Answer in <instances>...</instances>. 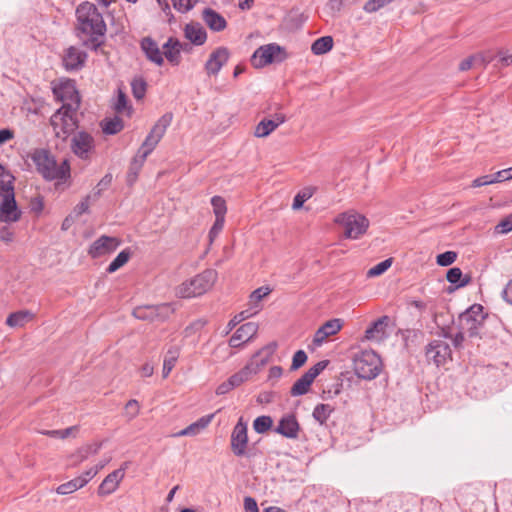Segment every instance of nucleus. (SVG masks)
Instances as JSON below:
<instances>
[{
	"instance_id": "nucleus-1",
	"label": "nucleus",
	"mask_w": 512,
	"mask_h": 512,
	"mask_svg": "<svg viewBox=\"0 0 512 512\" xmlns=\"http://www.w3.org/2000/svg\"><path fill=\"white\" fill-rule=\"evenodd\" d=\"M77 30L89 38L84 45L97 50L103 43L101 38L106 33V24L98 8L89 2L80 4L76 9Z\"/></svg>"
},
{
	"instance_id": "nucleus-2",
	"label": "nucleus",
	"mask_w": 512,
	"mask_h": 512,
	"mask_svg": "<svg viewBox=\"0 0 512 512\" xmlns=\"http://www.w3.org/2000/svg\"><path fill=\"white\" fill-rule=\"evenodd\" d=\"M31 160L39 174L48 181H66L70 178V164L68 160L57 163L55 157L46 149H35L31 153Z\"/></svg>"
},
{
	"instance_id": "nucleus-3",
	"label": "nucleus",
	"mask_w": 512,
	"mask_h": 512,
	"mask_svg": "<svg viewBox=\"0 0 512 512\" xmlns=\"http://www.w3.org/2000/svg\"><path fill=\"white\" fill-rule=\"evenodd\" d=\"M216 279L217 272L213 269H207L178 286L176 289V295L180 298L200 296L206 293L214 285Z\"/></svg>"
},
{
	"instance_id": "nucleus-4",
	"label": "nucleus",
	"mask_w": 512,
	"mask_h": 512,
	"mask_svg": "<svg viewBox=\"0 0 512 512\" xmlns=\"http://www.w3.org/2000/svg\"><path fill=\"white\" fill-rule=\"evenodd\" d=\"M276 349V344L272 343L253 355L247 365L237 373L229 377V381L233 388L240 386L247 381L252 375L257 374L259 370L267 364L269 357Z\"/></svg>"
},
{
	"instance_id": "nucleus-5",
	"label": "nucleus",
	"mask_w": 512,
	"mask_h": 512,
	"mask_svg": "<svg viewBox=\"0 0 512 512\" xmlns=\"http://www.w3.org/2000/svg\"><path fill=\"white\" fill-rule=\"evenodd\" d=\"M77 105L63 104L50 118L55 136L66 139L77 128Z\"/></svg>"
},
{
	"instance_id": "nucleus-6",
	"label": "nucleus",
	"mask_w": 512,
	"mask_h": 512,
	"mask_svg": "<svg viewBox=\"0 0 512 512\" xmlns=\"http://www.w3.org/2000/svg\"><path fill=\"white\" fill-rule=\"evenodd\" d=\"M334 222L344 229V236L348 239H359L366 233L369 220L356 211H347L338 214Z\"/></svg>"
},
{
	"instance_id": "nucleus-7",
	"label": "nucleus",
	"mask_w": 512,
	"mask_h": 512,
	"mask_svg": "<svg viewBox=\"0 0 512 512\" xmlns=\"http://www.w3.org/2000/svg\"><path fill=\"white\" fill-rule=\"evenodd\" d=\"M381 365L380 357L371 350L362 351L354 359L355 374L365 380L376 378L381 371Z\"/></svg>"
},
{
	"instance_id": "nucleus-8",
	"label": "nucleus",
	"mask_w": 512,
	"mask_h": 512,
	"mask_svg": "<svg viewBox=\"0 0 512 512\" xmlns=\"http://www.w3.org/2000/svg\"><path fill=\"white\" fill-rule=\"evenodd\" d=\"M286 58L285 51L275 43L260 46L251 57V64L255 68H262L272 63H280Z\"/></svg>"
},
{
	"instance_id": "nucleus-9",
	"label": "nucleus",
	"mask_w": 512,
	"mask_h": 512,
	"mask_svg": "<svg viewBox=\"0 0 512 512\" xmlns=\"http://www.w3.org/2000/svg\"><path fill=\"white\" fill-rule=\"evenodd\" d=\"M485 316L483 307L480 304H474L459 316V327L466 331L469 337L479 335V328L483 324Z\"/></svg>"
},
{
	"instance_id": "nucleus-10",
	"label": "nucleus",
	"mask_w": 512,
	"mask_h": 512,
	"mask_svg": "<svg viewBox=\"0 0 512 512\" xmlns=\"http://www.w3.org/2000/svg\"><path fill=\"white\" fill-rule=\"evenodd\" d=\"M174 309L171 304L163 303L160 305L139 306L133 310L135 318L147 321H164L172 313Z\"/></svg>"
},
{
	"instance_id": "nucleus-11",
	"label": "nucleus",
	"mask_w": 512,
	"mask_h": 512,
	"mask_svg": "<svg viewBox=\"0 0 512 512\" xmlns=\"http://www.w3.org/2000/svg\"><path fill=\"white\" fill-rule=\"evenodd\" d=\"M328 364V360H323L309 368V370L305 372L291 387V396L296 397L306 394L315 378L327 367Z\"/></svg>"
},
{
	"instance_id": "nucleus-12",
	"label": "nucleus",
	"mask_w": 512,
	"mask_h": 512,
	"mask_svg": "<svg viewBox=\"0 0 512 512\" xmlns=\"http://www.w3.org/2000/svg\"><path fill=\"white\" fill-rule=\"evenodd\" d=\"M71 150L77 157L89 159L95 150L94 138L85 131L76 132L71 139Z\"/></svg>"
},
{
	"instance_id": "nucleus-13",
	"label": "nucleus",
	"mask_w": 512,
	"mask_h": 512,
	"mask_svg": "<svg viewBox=\"0 0 512 512\" xmlns=\"http://www.w3.org/2000/svg\"><path fill=\"white\" fill-rule=\"evenodd\" d=\"M22 212L18 208L15 193L9 192L8 194L1 195L0 202V222L13 223L21 218Z\"/></svg>"
},
{
	"instance_id": "nucleus-14",
	"label": "nucleus",
	"mask_w": 512,
	"mask_h": 512,
	"mask_svg": "<svg viewBox=\"0 0 512 512\" xmlns=\"http://www.w3.org/2000/svg\"><path fill=\"white\" fill-rule=\"evenodd\" d=\"M426 357L436 366H440L451 358V348L444 340L435 339L426 346Z\"/></svg>"
},
{
	"instance_id": "nucleus-15",
	"label": "nucleus",
	"mask_w": 512,
	"mask_h": 512,
	"mask_svg": "<svg viewBox=\"0 0 512 512\" xmlns=\"http://www.w3.org/2000/svg\"><path fill=\"white\" fill-rule=\"evenodd\" d=\"M230 445L235 456L241 457L246 454L248 445L247 424L243 422L242 418L233 428Z\"/></svg>"
},
{
	"instance_id": "nucleus-16",
	"label": "nucleus",
	"mask_w": 512,
	"mask_h": 512,
	"mask_svg": "<svg viewBox=\"0 0 512 512\" xmlns=\"http://www.w3.org/2000/svg\"><path fill=\"white\" fill-rule=\"evenodd\" d=\"M87 60V53L76 46H70L62 55L63 67L66 71H78L82 69Z\"/></svg>"
},
{
	"instance_id": "nucleus-17",
	"label": "nucleus",
	"mask_w": 512,
	"mask_h": 512,
	"mask_svg": "<svg viewBox=\"0 0 512 512\" xmlns=\"http://www.w3.org/2000/svg\"><path fill=\"white\" fill-rule=\"evenodd\" d=\"M119 245L120 241L116 237L103 235L92 243L88 254L92 258H98L114 252Z\"/></svg>"
},
{
	"instance_id": "nucleus-18",
	"label": "nucleus",
	"mask_w": 512,
	"mask_h": 512,
	"mask_svg": "<svg viewBox=\"0 0 512 512\" xmlns=\"http://www.w3.org/2000/svg\"><path fill=\"white\" fill-rule=\"evenodd\" d=\"M54 95L63 104H75L79 107L80 99L75 84L71 80H67L53 89Z\"/></svg>"
},
{
	"instance_id": "nucleus-19",
	"label": "nucleus",
	"mask_w": 512,
	"mask_h": 512,
	"mask_svg": "<svg viewBox=\"0 0 512 512\" xmlns=\"http://www.w3.org/2000/svg\"><path fill=\"white\" fill-rule=\"evenodd\" d=\"M258 331V325L253 322H248L241 325L229 339V345L233 348H238L244 343L250 341Z\"/></svg>"
},
{
	"instance_id": "nucleus-20",
	"label": "nucleus",
	"mask_w": 512,
	"mask_h": 512,
	"mask_svg": "<svg viewBox=\"0 0 512 512\" xmlns=\"http://www.w3.org/2000/svg\"><path fill=\"white\" fill-rule=\"evenodd\" d=\"M300 425L293 414L284 415L278 422L275 432L289 439L298 438Z\"/></svg>"
},
{
	"instance_id": "nucleus-21",
	"label": "nucleus",
	"mask_w": 512,
	"mask_h": 512,
	"mask_svg": "<svg viewBox=\"0 0 512 512\" xmlns=\"http://www.w3.org/2000/svg\"><path fill=\"white\" fill-rule=\"evenodd\" d=\"M286 120L282 113H276L272 119L264 118L255 127L254 135L258 138H265L275 131Z\"/></svg>"
},
{
	"instance_id": "nucleus-22",
	"label": "nucleus",
	"mask_w": 512,
	"mask_h": 512,
	"mask_svg": "<svg viewBox=\"0 0 512 512\" xmlns=\"http://www.w3.org/2000/svg\"><path fill=\"white\" fill-rule=\"evenodd\" d=\"M229 59V51L225 47H219L214 50L205 64L208 74L216 75Z\"/></svg>"
},
{
	"instance_id": "nucleus-23",
	"label": "nucleus",
	"mask_w": 512,
	"mask_h": 512,
	"mask_svg": "<svg viewBox=\"0 0 512 512\" xmlns=\"http://www.w3.org/2000/svg\"><path fill=\"white\" fill-rule=\"evenodd\" d=\"M140 47L149 61L158 66L163 65V53L158 44L151 37H144L141 40Z\"/></svg>"
},
{
	"instance_id": "nucleus-24",
	"label": "nucleus",
	"mask_w": 512,
	"mask_h": 512,
	"mask_svg": "<svg viewBox=\"0 0 512 512\" xmlns=\"http://www.w3.org/2000/svg\"><path fill=\"white\" fill-rule=\"evenodd\" d=\"M123 479V469H116L108 474L98 488L100 496H106L113 493Z\"/></svg>"
},
{
	"instance_id": "nucleus-25",
	"label": "nucleus",
	"mask_w": 512,
	"mask_h": 512,
	"mask_svg": "<svg viewBox=\"0 0 512 512\" xmlns=\"http://www.w3.org/2000/svg\"><path fill=\"white\" fill-rule=\"evenodd\" d=\"M202 19L205 24L214 32L223 31L227 26L225 18L212 8H205L203 10Z\"/></svg>"
},
{
	"instance_id": "nucleus-26",
	"label": "nucleus",
	"mask_w": 512,
	"mask_h": 512,
	"mask_svg": "<svg viewBox=\"0 0 512 512\" xmlns=\"http://www.w3.org/2000/svg\"><path fill=\"white\" fill-rule=\"evenodd\" d=\"M163 49V56H165L172 65H179L183 44L178 39L170 37L163 45Z\"/></svg>"
},
{
	"instance_id": "nucleus-27",
	"label": "nucleus",
	"mask_w": 512,
	"mask_h": 512,
	"mask_svg": "<svg viewBox=\"0 0 512 512\" xmlns=\"http://www.w3.org/2000/svg\"><path fill=\"white\" fill-rule=\"evenodd\" d=\"M390 318L387 315H384L374 321L370 327H368L365 331V337L368 340H382L386 333V327L388 325Z\"/></svg>"
},
{
	"instance_id": "nucleus-28",
	"label": "nucleus",
	"mask_w": 512,
	"mask_h": 512,
	"mask_svg": "<svg viewBox=\"0 0 512 512\" xmlns=\"http://www.w3.org/2000/svg\"><path fill=\"white\" fill-rule=\"evenodd\" d=\"M185 37L195 45H203L207 39V33L199 23H189L184 29Z\"/></svg>"
},
{
	"instance_id": "nucleus-29",
	"label": "nucleus",
	"mask_w": 512,
	"mask_h": 512,
	"mask_svg": "<svg viewBox=\"0 0 512 512\" xmlns=\"http://www.w3.org/2000/svg\"><path fill=\"white\" fill-rule=\"evenodd\" d=\"M213 417H214V414L203 416V417L199 418L196 422L190 424L186 428L175 433L174 436L175 437L196 436L211 423Z\"/></svg>"
},
{
	"instance_id": "nucleus-30",
	"label": "nucleus",
	"mask_w": 512,
	"mask_h": 512,
	"mask_svg": "<svg viewBox=\"0 0 512 512\" xmlns=\"http://www.w3.org/2000/svg\"><path fill=\"white\" fill-rule=\"evenodd\" d=\"M102 443L95 442L91 444L84 445L77 449L75 453H73L70 457L71 459H75L74 465H77L84 460H86L90 455H95L101 449Z\"/></svg>"
},
{
	"instance_id": "nucleus-31",
	"label": "nucleus",
	"mask_w": 512,
	"mask_h": 512,
	"mask_svg": "<svg viewBox=\"0 0 512 512\" xmlns=\"http://www.w3.org/2000/svg\"><path fill=\"white\" fill-rule=\"evenodd\" d=\"M32 318L33 314L30 311L20 310L11 313L6 319V324L10 327H22Z\"/></svg>"
},
{
	"instance_id": "nucleus-32",
	"label": "nucleus",
	"mask_w": 512,
	"mask_h": 512,
	"mask_svg": "<svg viewBox=\"0 0 512 512\" xmlns=\"http://www.w3.org/2000/svg\"><path fill=\"white\" fill-rule=\"evenodd\" d=\"M446 279L451 284H456L457 288L464 287L471 281V277L469 275L463 276L461 269L458 267L450 268L447 271Z\"/></svg>"
},
{
	"instance_id": "nucleus-33",
	"label": "nucleus",
	"mask_w": 512,
	"mask_h": 512,
	"mask_svg": "<svg viewBox=\"0 0 512 512\" xmlns=\"http://www.w3.org/2000/svg\"><path fill=\"white\" fill-rule=\"evenodd\" d=\"M178 357H179V348L177 346H172L170 347L165 356H164V361H163V377L166 378L169 373L172 371V369L174 368L177 360H178Z\"/></svg>"
},
{
	"instance_id": "nucleus-34",
	"label": "nucleus",
	"mask_w": 512,
	"mask_h": 512,
	"mask_svg": "<svg viewBox=\"0 0 512 512\" xmlns=\"http://www.w3.org/2000/svg\"><path fill=\"white\" fill-rule=\"evenodd\" d=\"M85 485L86 480L84 478L76 477L66 483L59 485L56 489V492L60 495H68L84 487Z\"/></svg>"
},
{
	"instance_id": "nucleus-35",
	"label": "nucleus",
	"mask_w": 512,
	"mask_h": 512,
	"mask_svg": "<svg viewBox=\"0 0 512 512\" xmlns=\"http://www.w3.org/2000/svg\"><path fill=\"white\" fill-rule=\"evenodd\" d=\"M333 47V39L331 36L320 37L315 40L311 46V51L315 55H322L329 52Z\"/></svg>"
},
{
	"instance_id": "nucleus-36",
	"label": "nucleus",
	"mask_w": 512,
	"mask_h": 512,
	"mask_svg": "<svg viewBox=\"0 0 512 512\" xmlns=\"http://www.w3.org/2000/svg\"><path fill=\"white\" fill-rule=\"evenodd\" d=\"M102 130L107 135H114L120 132L123 127V121L119 117H114L111 119H104L101 122Z\"/></svg>"
},
{
	"instance_id": "nucleus-37",
	"label": "nucleus",
	"mask_w": 512,
	"mask_h": 512,
	"mask_svg": "<svg viewBox=\"0 0 512 512\" xmlns=\"http://www.w3.org/2000/svg\"><path fill=\"white\" fill-rule=\"evenodd\" d=\"M334 408L329 404H318L313 410V418L321 425H323L330 417Z\"/></svg>"
},
{
	"instance_id": "nucleus-38",
	"label": "nucleus",
	"mask_w": 512,
	"mask_h": 512,
	"mask_svg": "<svg viewBox=\"0 0 512 512\" xmlns=\"http://www.w3.org/2000/svg\"><path fill=\"white\" fill-rule=\"evenodd\" d=\"M113 107H114V110L116 111V113H118V114L127 115V116H130V114H131L132 108H131V106L128 105L127 96L121 89H118L117 99H116Z\"/></svg>"
},
{
	"instance_id": "nucleus-39",
	"label": "nucleus",
	"mask_w": 512,
	"mask_h": 512,
	"mask_svg": "<svg viewBox=\"0 0 512 512\" xmlns=\"http://www.w3.org/2000/svg\"><path fill=\"white\" fill-rule=\"evenodd\" d=\"M131 252L129 249L121 251L115 259L109 264L106 271L107 273H114L122 266H124L130 259Z\"/></svg>"
},
{
	"instance_id": "nucleus-40",
	"label": "nucleus",
	"mask_w": 512,
	"mask_h": 512,
	"mask_svg": "<svg viewBox=\"0 0 512 512\" xmlns=\"http://www.w3.org/2000/svg\"><path fill=\"white\" fill-rule=\"evenodd\" d=\"M172 120L173 114L167 112L158 119V121L155 123L151 130L162 138L167 128L170 126Z\"/></svg>"
},
{
	"instance_id": "nucleus-41",
	"label": "nucleus",
	"mask_w": 512,
	"mask_h": 512,
	"mask_svg": "<svg viewBox=\"0 0 512 512\" xmlns=\"http://www.w3.org/2000/svg\"><path fill=\"white\" fill-rule=\"evenodd\" d=\"M14 177L5 169L0 172V194H8L14 192Z\"/></svg>"
},
{
	"instance_id": "nucleus-42",
	"label": "nucleus",
	"mask_w": 512,
	"mask_h": 512,
	"mask_svg": "<svg viewBox=\"0 0 512 512\" xmlns=\"http://www.w3.org/2000/svg\"><path fill=\"white\" fill-rule=\"evenodd\" d=\"M272 426L273 419L270 416H259L253 421V429L259 434L267 432Z\"/></svg>"
},
{
	"instance_id": "nucleus-43",
	"label": "nucleus",
	"mask_w": 512,
	"mask_h": 512,
	"mask_svg": "<svg viewBox=\"0 0 512 512\" xmlns=\"http://www.w3.org/2000/svg\"><path fill=\"white\" fill-rule=\"evenodd\" d=\"M211 205L213 207V212L215 217L218 219H225V214L227 212L226 202L224 198L221 196H214L211 199Z\"/></svg>"
},
{
	"instance_id": "nucleus-44",
	"label": "nucleus",
	"mask_w": 512,
	"mask_h": 512,
	"mask_svg": "<svg viewBox=\"0 0 512 512\" xmlns=\"http://www.w3.org/2000/svg\"><path fill=\"white\" fill-rule=\"evenodd\" d=\"M313 193H314V188H311V187L304 188L302 191H300L294 197L292 208L294 210L300 209L303 206L304 202L312 197Z\"/></svg>"
},
{
	"instance_id": "nucleus-45",
	"label": "nucleus",
	"mask_w": 512,
	"mask_h": 512,
	"mask_svg": "<svg viewBox=\"0 0 512 512\" xmlns=\"http://www.w3.org/2000/svg\"><path fill=\"white\" fill-rule=\"evenodd\" d=\"M133 96L140 100L145 96L147 84L143 78H135L131 82Z\"/></svg>"
},
{
	"instance_id": "nucleus-46",
	"label": "nucleus",
	"mask_w": 512,
	"mask_h": 512,
	"mask_svg": "<svg viewBox=\"0 0 512 512\" xmlns=\"http://www.w3.org/2000/svg\"><path fill=\"white\" fill-rule=\"evenodd\" d=\"M162 138L154 133L152 130L149 132V134L146 136V139L142 143L141 147L142 149L146 150L149 153H152V151L155 149L157 144Z\"/></svg>"
},
{
	"instance_id": "nucleus-47",
	"label": "nucleus",
	"mask_w": 512,
	"mask_h": 512,
	"mask_svg": "<svg viewBox=\"0 0 512 512\" xmlns=\"http://www.w3.org/2000/svg\"><path fill=\"white\" fill-rule=\"evenodd\" d=\"M162 138L154 133L152 130L149 132V134L146 136V139L142 143L141 147L142 149L146 150L149 153H152V151L155 149L157 144Z\"/></svg>"
},
{
	"instance_id": "nucleus-48",
	"label": "nucleus",
	"mask_w": 512,
	"mask_h": 512,
	"mask_svg": "<svg viewBox=\"0 0 512 512\" xmlns=\"http://www.w3.org/2000/svg\"><path fill=\"white\" fill-rule=\"evenodd\" d=\"M392 265V259H386L378 264H376L374 267L370 268L367 272L368 277H376L381 274H383L385 271H387Z\"/></svg>"
},
{
	"instance_id": "nucleus-49",
	"label": "nucleus",
	"mask_w": 512,
	"mask_h": 512,
	"mask_svg": "<svg viewBox=\"0 0 512 512\" xmlns=\"http://www.w3.org/2000/svg\"><path fill=\"white\" fill-rule=\"evenodd\" d=\"M395 0H369L363 6V10L367 13H374Z\"/></svg>"
},
{
	"instance_id": "nucleus-50",
	"label": "nucleus",
	"mask_w": 512,
	"mask_h": 512,
	"mask_svg": "<svg viewBox=\"0 0 512 512\" xmlns=\"http://www.w3.org/2000/svg\"><path fill=\"white\" fill-rule=\"evenodd\" d=\"M140 411L139 402L135 399L129 400L124 408V415L130 421L134 419Z\"/></svg>"
},
{
	"instance_id": "nucleus-51",
	"label": "nucleus",
	"mask_w": 512,
	"mask_h": 512,
	"mask_svg": "<svg viewBox=\"0 0 512 512\" xmlns=\"http://www.w3.org/2000/svg\"><path fill=\"white\" fill-rule=\"evenodd\" d=\"M257 311H255L256 313ZM254 312H250L249 310H245L240 312L239 314L235 315L227 324L226 328V334H228L230 331H232L240 322L243 320L249 318L251 315H253Z\"/></svg>"
},
{
	"instance_id": "nucleus-52",
	"label": "nucleus",
	"mask_w": 512,
	"mask_h": 512,
	"mask_svg": "<svg viewBox=\"0 0 512 512\" xmlns=\"http://www.w3.org/2000/svg\"><path fill=\"white\" fill-rule=\"evenodd\" d=\"M457 259V253L454 251H446L444 253H441L436 258V263L439 266H449L455 262Z\"/></svg>"
},
{
	"instance_id": "nucleus-53",
	"label": "nucleus",
	"mask_w": 512,
	"mask_h": 512,
	"mask_svg": "<svg viewBox=\"0 0 512 512\" xmlns=\"http://www.w3.org/2000/svg\"><path fill=\"white\" fill-rule=\"evenodd\" d=\"M271 289L269 287H260L254 290L250 295V303L252 305L258 304L265 296L270 294Z\"/></svg>"
},
{
	"instance_id": "nucleus-54",
	"label": "nucleus",
	"mask_w": 512,
	"mask_h": 512,
	"mask_svg": "<svg viewBox=\"0 0 512 512\" xmlns=\"http://www.w3.org/2000/svg\"><path fill=\"white\" fill-rule=\"evenodd\" d=\"M341 321L339 319H332L324 323L321 327L328 336L335 335L341 329Z\"/></svg>"
},
{
	"instance_id": "nucleus-55",
	"label": "nucleus",
	"mask_w": 512,
	"mask_h": 512,
	"mask_svg": "<svg viewBox=\"0 0 512 512\" xmlns=\"http://www.w3.org/2000/svg\"><path fill=\"white\" fill-rule=\"evenodd\" d=\"M307 361V354L304 350H298L292 359L291 370H297L302 367Z\"/></svg>"
},
{
	"instance_id": "nucleus-56",
	"label": "nucleus",
	"mask_w": 512,
	"mask_h": 512,
	"mask_svg": "<svg viewBox=\"0 0 512 512\" xmlns=\"http://www.w3.org/2000/svg\"><path fill=\"white\" fill-rule=\"evenodd\" d=\"M172 2L177 11L185 13L194 7L197 0H172Z\"/></svg>"
},
{
	"instance_id": "nucleus-57",
	"label": "nucleus",
	"mask_w": 512,
	"mask_h": 512,
	"mask_svg": "<svg viewBox=\"0 0 512 512\" xmlns=\"http://www.w3.org/2000/svg\"><path fill=\"white\" fill-rule=\"evenodd\" d=\"M497 233L505 234L512 230V215L501 220L495 227Z\"/></svg>"
},
{
	"instance_id": "nucleus-58",
	"label": "nucleus",
	"mask_w": 512,
	"mask_h": 512,
	"mask_svg": "<svg viewBox=\"0 0 512 512\" xmlns=\"http://www.w3.org/2000/svg\"><path fill=\"white\" fill-rule=\"evenodd\" d=\"M493 183H495V179L493 177V174H490V175H484V176L476 178L475 180H473L471 186L476 188V187H482L485 185H490Z\"/></svg>"
},
{
	"instance_id": "nucleus-59",
	"label": "nucleus",
	"mask_w": 512,
	"mask_h": 512,
	"mask_svg": "<svg viewBox=\"0 0 512 512\" xmlns=\"http://www.w3.org/2000/svg\"><path fill=\"white\" fill-rule=\"evenodd\" d=\"M224 222L225 219H215V222L209 231V238L211 241H213V239L222 231Z\"/></svg>"
},
{
	"instance_id": "nucleus-60",
	"label": "nucleus",
	"mask_w": 512,
	"mask_h": 512,
	"mask_svg": "<svg viewBox=\"0 0 512 512\" xmlns=\"http://www.w3.org/2000/svg\"><path fill=\"white\" fill-rule=\"evenodd\" d=\"M142 166L136 164L134 161H131L129 171H128V181L134 182L141 170Z\"/></svg>"
},
{
	"instance_id": "nucleus-61",
	"label": "nucleus",
	"mask_w": 512,
	"mask_h": 512,
	"mask_svg": "<svg viewBox=\"0 0 512 512\" xmlns=\"http://www.w3.org/2000/svg\"><path fill=\"white\" fill-rule=\"evenodd\" d=\"M465 332L466 331L461 330L454 337H452L450 334L445 332L444 333V337L452 339V342H453V345L455 346V348H459V347H461V345H462V343H463V341L465 339V337H464Z\"/></svg>"
},
{
	"instance_id": "nucleus-62",
	"label": "nucleus",
	"mask_w": 512,
	"mask_h": 512,
	"mask_svg": "<svg viewBox=\"0 0 512 512\" xmlns=\"http://www.w3.org/2000/svg\"><path fill=\"white\" fill-rule=\"evenodd\" d=\"M244 509L245 512H259L257 502L252 497L244 498Z\"/></svg>"
},
{
	"instance_id": "nucleus-63",
	"label": "nucleus",
	"mask_w": 512,
	"mask_h": 512,
	"mask_svg": "<svg viewBox=\"0 0 512 512\" xmlns=\"http://www.w3.org/2000/svg\"><path fill=\"white\" fill-rule=\"evenodd\" d=\"M89 196H87L84 200H82L79 204L74 208V213L77 216L82 215L83 213L88 212L89 210Z\"/></svg>"
},
{
	"instance_id": "nucleus-64",
	"label": "nucleus",
	"mask_w": 512,
	"mask_h": 512,
	"mask_svg": "<svg viewBox=\"0 0 512 512\" xmlns=\"http://www.w3.org/2000/svg\"><path fill=\"white\" fill-rule=\"evenodd\" d=\"M150 154L151 153L147 152L146 150L139 148L137 154L133 157L132 161H134L136 164H139L140 166H143L147 157Z\"/></svg>"
}]
</instances>
